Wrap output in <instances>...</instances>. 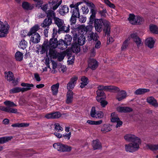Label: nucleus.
Returning <instances> with one entry per match:
<instances>
[{
	"label": "nucleus",
	"instance_id": "obj_1",
	"mask_svg": "<svg viewBox=\"0 0 158 158\" xmlns=\"http://www.w3.org/2000/svg\"><path fill=\"white\" fill-rule=\"evenodd\" d=\"M85 2L86 3L87 6L89 8L90 12L92 14L89 18V24H92L94 22L96 31L99 32L102 31L103 25V31L105 34L109 35L110 32V27L109 22L103 18L95 19L97 12V10H95V6L93 2H88L86 1Z\"/></svg>",
	"mask_w": 158,
	"mask_h": 158
},
{
	"label": "nucleus",
	"instance_id": "obj_2",
	"mask_svg": "<svg viewBox=\"0 0 158 158\" xmlns=\"http://www.w3.org/2000/svg\"><path fill=\"white\" fill-rule=\"evenodd\" d=\"M126 140L131 142L125 145V149L127 152H133L137 151L139 148V145L141 141L140 139L134 135L127 134L124 136Z\"/></svg>",
	"mask_w": 158,
	"mask_h": 158
},
{
	"label": "nucleus",
	"instance_id": "obj_3",
	"mask_svg": "<svg viewBox=\"0 0 158 158\" xmlns=\"http://www.w3.org/2000/svg\"><path fill=\"white\" fill-rule=\"evenodd\" d=\"M72 31L71 33L73 34V41H76L77 40L78 34H83L84 31L86 33L89 29V27H85L82 25H75V26L72 27Z\"/></svg>",
	"mask_w": 158,
	"mask_h": 158
},
{
	"label": "nucleus",
	"instance_id": "obj_4",
	"mask_svg": "<svg viewBox=\"0 0 158 158\" xmlns=\"http://www.w3.org/2000/svg\"><path fill=\"white\" fill-rule=\"evenodd\" d=\"M21 86L26 88H21L19 87H15L11 89L10 92L11 94H15L21 92L22 93L31 90V87H33L34 85L32 84L22 83L21 84Z\"/></svg>",
	"mask_w": 158,
	"mask_h": 158
},
{
	"label": "nucleus",
	"instance_id": "obj_5",
	"mask_svg": "<svg viewBox=\"0 0 158 158\" xmlns=\"http://www.w3.org/2000/svg\"><path fill=\"white\" fill-rule=\"evenodd\" d=\"M53 147L58 151L63 152H70L72 149V147L70 146L59 143H54Z\"/></svg>",
	"mask_w": 158,
	"mask_h": 158
},
{
	"label": "nucleus",
	"instance_id": "obj_6",
	"mask_svg": "<svg viewBox=\"0 0 158 158\" xmlns=\"http://www.w3.org/2000/svg\"><path fill=\"white\" fill-rule=\"evenodd\" d=\"M130 23L132 24L140 25L143 23V21L142 18L140 16H137L136 17L133 14H130L129 17L128 19Z\"/></svg>",
	"mask_w": 158,
	"mask_h": 158
},
{
	"label": "nucleus",
	"instance_id": "obj_7",
	"mask_svg": "<svg viewBox=\"0 0 158 158\" xmlns=\"http://www.w3.org/2000/svg\"><path fill=\"white\" fill-rule=\"evenodd\" d=\"M131 37L138 48L139 46L142 45L141 40L139 37L138 34L137 32H134L131 34Z\"/></svg>",
	"mask_w": 158,
	"mask_h": 158
},
{
	"label": "nucleus",
	"instance_id": "obj_8",
	"mask_svg": "<svg viewBox=\"0 0 158 158\" xmlns=\"http://www.w3.org/2000/svg\"><path fill=\"white\" fill-rule=\"evenodd\" d=\"M78 78L77 77H74L70 79V81L67 85V89L68 90H72L74 88Z\"/></svg>",
	"mask_w": 158,
	"mask_h": 158
},
{
	"label": "nucleus",
	"instance_id": "obj_9",
	"mask_svg": "<svg viewBox=\"0 0 158 158\" xmlns=\"http://www.w3.org/2000/svg\"><path fill=\"white\" fill-rule=\"evenodd\" d=\"M88 67L92 70H95L98 65V62L96 60L90 59L88 60Z\"/></svg>",
	"mask_w": 158,
	"mask_h": 158
},
{
	"label": "nucleus",
	"instance_id": "obj_10",
	"mask_svg": "<svg viewBox=\"0 0 158 158\" xmlns=\"http://www.w3.org/2000/svg\"><path fill=\"white\" fill-rule=\"evenodd\" d=\"M116 110L119 112L121 113H129L133 111L132 108L127 106H119L117 107Z\"/></svg>",
	"mask_w": 158,
	"mask_h": 158
},
{
	"label": "nucleus",
	"instance_id": "obj_11",
	"mask_svg": "<svg viewBox=\"0 0 158 158\" xmlns=\"http://www.w3.org/2000/svg\"><path fill=\"white\" fill-rule=\"evenodd\" d=\"M50 48L48 45V40H45L43 44L41 45V50L40 51V54H42L48 52V49Z\"/></svg>",
	"mask_w": 158,
	"mask_h": 158
},
{
	"label": "nucleus",
	"instance_id": "obj_12",
	"mask_svg": "<svg viewBox=\"0 0 158 158\" xmlns=\"http://www.w3.org/2000/svg\"><path fill=\"white\" fill-rule=\"evenodd\" d=\"M48 45L51 48L53 49L56 48L58 46V41L57 38L54 37H52L48 42Z\"/></svg>",
	"mask_w": 158,
	"mask_h": 158
},
{
	"label": "nucleus",
	"instance_id": "obj_13",
	"mask_svg": "<svg viewBox=\"0 0 158 158\" xmlns=\"http://www.w3.org/2000/svg\"><path fill=\"white\" fill-rule=\"evenodd\" d=\"M155 42L153 38L149 37L145 40V44L148 48H152L154 47Z\"/></svg>",
	"mask_w": 158,
	"mask_h": 158
},
{
	"label": "nucleus",
	"instance_id": "obj_14",
	"mask_svg": "<svg viewBox=\"0 0 158 158\" xmlns=\"http://www.w3.org/2000/svg\"><path fill=\"white\" fill-rule=\"evenodd\" d=\"M9 28V27L8 25L6 27L3 23L0 21V32L1 34H4L5 37L8 33Z\"/></svg>",
	"mask_w": 158,
	"mask_h": 158
},
{
	"label": "nucleus",
	"instance_id": "obj_15",
	"mask_svg": "<svg viewBox=\"0 0 158 158\" xmlns=\"http://www.w3.org/2000/svg\"><path fill=\"white\" fill-rule=\"evenodd\" d=\"M147 102L155 107H158V103L156 100L152 96H150L147 98Z\"/></svg>",
	"mask_w": 158,
	"mask_h": 158
},
{
	"label": "nucleus",
	"instance_id": "obj_16",
	"mask_svg": "<svg viewBox=\"0 0 158 158\" xmlns=\"http://www.w3.org/2000/svg\"><path fill=\"white\" fill-rule=\"evenodd\" d=\"M31 36L30 41H31L34 44H37L40 42V36L38 33H36V34L33 35Z\"/></svg>",
	"mask_w": 158,
	"mask_h": 158
},
{
	"label": "nucleus",
	"instance_id": "obj_17",
	"mask_svg": "<svg viewBox=\"0 0 158 158\" xmlns=\"http://www.w3.org/2000/svg\"><path fill=\"white\" fill-rule=\"evenodd\" d=\"M150 91V90L148 89L139 88L136 90L134 92L135 95H139L143 94Z\"/></svg>",
	"mask_w": 158,
	"mask_h": 158
},
{
	"label": "nucleus",
	"instance_id": "obj_18",
	"mask_svg": "<svg viewBox=\"0 0 158 158\" xmlns=\"http://www.w3.org/2000/svg\"><path fill=\"white\" fill-rule=\"evenodd\" d=\"M73 93L72 90H68L67 94L66 102L67 104L71 103L73 101Z\"/></svg>",
	"mask_w": 158,
	"mask_h": 158
},
{
	"label": "nucleus",
	"instance_id": "obj_19",
	"mask_svg": "<svg viewBox=\"0 0 158 158\" xmlns=\"http://www.w3.org/2000/svg\"><path fill=\"white\" fill-rule=\"evenodd\" d=\"M127 97V93L124 90H121L118 94L117 99L119 101Z\"/></svg>",
	"mask_w": 158,
	"mask_h": 158
},
{
	"label": "nucleus",
	"instance_id": "obj_20",
	"mask_svg": "<svg viewBox=\"0 0 158 158\" xmlns=\"http://www.w3.org/2000/svg\"><path fill=\"white\" fill-rule=\"evenodd\" d=\"M69 11V8L66 5H64L60 6V9L59 10V13L61 15H64L65 13H67Z\"/></svg>",
	"mask_w": 158,
	"mask_h": 158
},
{
	"label": "nucleus",
	"instance_id": "obj_21",
	"mask_svg": "<svg viewBox=\"0 0 158 158\" xmlns=\"http://www.w3.org/2000/svg\"><path fill=\"white\" fill-rule=\"evenodd\" d=\"M92 145L94 150L100 149L102 147L101 144L98 139L93 140Z\"/></svg>",
	"mask_w": 158,
	"mask_h": 158
},
{
	"label": "nucleus",
	"instance_id": "obj_22",
	"mask_svg": "<svg viewBox=\"0 0 158 158\" xmlns=\"http://www.w3.org/2000/svg\"><path fill=\"white\" fill-rule=\"evenodd\" d=\"M99 37L97 33H95L94 34L93 32H91L89 33L88 36V40L89 41H90L92 40L95 41L96 42L98 40Z\"/></svg>",
	"mask_w": 158,
	"mask_h": 158
},
{
	"label": "nucleus",
	"instance_id": "obj_23",
	"mask_svg": "<svg viewBox=\"0 0 158 158\" xmlns=\"http://www.w3.org/2000/svg\"><path fill=\"white\" fill-rule=\"evenodd\" d=\"M85 39L83 34H78L77 40L74 41L76 42V41L77 40V44L79 45H82L85 44Z\"/></svg>",
	"mask_w": 158,
	"mask_h": 158
},
{
	"label": "nucleus",
	"instance_id": "obj_24",
	"mask_svg": "<svg viewBox=\"0 0 158 158\" xmlns=\"http://www.w3.org/2000/svg\"><path fill=\"white\" fill-rule=\"evenodd\" d=\"M79 45L76 42L72 44L71 49L74 53H78L80 51V47Z\"/></svg>",
	"mask_w": 158,
	"mask_h": 158
},
{
	"label": "nucleus",
	"instance_id": "obj_25",
	"mask_svg": "<svg viewBox=\"0 0 158 158\" xmlns=\"http://www.w3.org/2000/svg\"><path fill=\"white\" fill-rule=\"evenodd\" d=\"M52 22V19L48 18L45 19L43 23L41 24V26L42 27H47L49 28V26L51 25Z\"/></svg>",
	"mask_w": 158,
	"mask_h": 158
},
{
	"label": "nucleus",
	"instance_id": "obj_26",
	"mask_svg": "<svg viewBox=\"0 0 158 158\" xmlns=\"http://www.w3.org/2000/svg\"><path fill=\"white\" fill-rule=\"evenodd\" d=\"M39 29L38 25H35L31 29L30 31L27 34V35L30 36L36 34V33H38L36 32V31L39 30Z\"/></svg>",
	"mask_w": 158,
	"mask_h": 158
},
{
	"label": "nucleus",
	"instance_id": "obj_27",
	"mask_svg": "<svg viewBox=\"0 0 158 158\" xmlns=\"http://www.w3.org/2000/svg\"><path fill=\"white\" fill-rule=\"evenodd\" d=\"M64 40L62 39H60L58 41V48L64 50L67 48V46L65 43H64Z\"/></svg>",
	"mask_w": 158,
	"mask_h": 158
},
{
	"label": "nucleus",
	"instance_id": "obj_28",
	"mask_svg": "<svg viewBox=\"0 0 158 158\" xmlns=\"http://www.w3.org/2000/svg\"><path fill=\"white\" fill-rule=\"evenodd\" d=\"M22 7L23 8L26 10H31L34 8V6L27 2H24L22 3Z\"/></svg>",
	"mask_w": 158,
	"mask_h": 158
},
{
	"label": "nucleus",
	"instance_id": "obj_29",
	"mask_svg": "<svg viewBox=\"0 0 158 158\" xmlns=\"http://www.w3.org/2000/svg\"><path fill=\"white\" fill-rule=\"evenodd\" d=\"M59 87V83H57L56 84L53 85L51 86V90L53 95H56L58 93Z\"/></svg>",
	"mask_w": 158,
	"mask_h": 158
},
{
	"label": "nucleus",
	"instance_id": "obj_30",
	"mask_svg": "<svg viewBox=\"0 0 158 158\" xmlns=\"http://www.w3.org/2000/svg\"><path fill=\"white\" fill-rule=\"evenodd\" d=\"M102 10H101L99 8L98 11V14L101 16L102 18H105L106 17V14H107V10L106 8H104L102 6L100 7Z\"/></svg>",
	"mask_w": 158,
	"mask_h": 158
},
{
	"label": "nucleus",
	"instance_id": "obj_31",
	"mask_svg": "<svg viewBox=\"0 0 158 158\" xmlns=\"http://www.w3.org/2000/svg\"><path fill=\"white\" fill-rule=\"evenodd\" d=\"M49 55L50 56L52 57L53 59H56L57 58L58 54H59V52H58L56 50L50 48L49 49Z\"/></svg>",
	"mask_w": 158,
	"mask_h": 158
},
{
	"label": "nucleus",
	"instance_id": "obj_32",
	"mask_svg": "<svg viewBox=\"0 0 158 158\" xmlns=\"http://www.w3.org/2000/svg\"><path fill=\"white\" fill-rule=\"evenodd\" d=\"M72 38L71 36L69 34L65 36L64 41L67 46L70 45L71 44Z\"/></svg>",
	"mask_w": 158,
	"mask_h": 158
},
{
	"label": "nucleus",
	"instance_id": "obj_33",
	"mask_svg": "<svg viewBox=\"0 0 158 158\" xmlns=\"http://www.w3.org/2000/svg\"><path fill=\"white\" fill-rule=\"evenodd\" d=\"M54 19L55 23L57 25L58 28H60L63 25L64 21L61 19L56 17Z\"/></svg>",
	"mask_w": 158,
	"mask_h": 158
},
{
	"label": "nucleus",
	"instance_id": "obj_34",
	"mask_svg": "<svg viewBox=\"0 0 158 158\" xmlns=\"http://www.w3.org/2000/svg\"><path fill=\"white\" fill-rule=\"evenodd\" d=\"M149 29L152 33L158 34V27L156 25L151 24L149 26Z\"/></svg>",
	"mask_w": 158,
	"mask_h": 158
},
{
	"label": "nucleus",
	"instance_id": "obj_35",
	"mask_svg": "<svg viewBox=\"0 0 158 158\" xmlns=\"http://www.w3.org/2000/svg\"><path fill=\"white\" fill-rule=\"evenodd\" d=\"M12 138V136H5L0 138V144H4L10 140Z\"/></svg>",
	"mask_w": 158,
	"mask_h": 158
},
{
	"label": "nucleus",
	"instance_id": "obj_36",
	"mask_svg": "<svg viewBox=\"0 0 158 158\" xmlns=\"http://www.w3.org/2000/svg\"><path fill=\"white\" fill-rule=\"evenodd\" d=\"M47 17L49 19H54L56 17V13L53 10H49L46 12Z\"/></svg>",
	"mask_w": 158,
	"mask_h": 158
},
{
	"label": "nucleus",
	"instance_id": "obj_37",
	"mask_svg": "<svg viewBox=\"0 0 158 158\" xmlns=\"http://www.w3.org/2000/svg\"><path fill=\"white\" fill-rule=\"evenodd\" d=\"M120 120L119 118L115 114V113H112L110 115V120L111 122L113 123L117 122L118 120Z\"/></svg>",
	"mask_w": 158,
	"mask_h": 158
},
{
	"label": "nucleus",
	"instance_id": "obj_38",
	"mask_svg": "<svg viewBox=\"0 0 158 158\" xmlns=\"http://www.w3.org/2000/svg\"><path fill=\"white\" fill-rule=\"evenodd\" d=\"M23 56V54L19 51L16 52L15 55L16 60L19 61H21L22 60Z\"/></svg>",
	"mask_w": 158,
	"mask_h": 158
},
{
	"label": "nucleus",
	"instance_id": "obj_39",
	"mask_svg": "<svg viewBox=\"0 0 158 158\" xmlns=\"http://www.w3.org/2000/svg\"><path fill=\"white\" fill-rule=\"evenodd\" d=\"M29 125V123H16L13 124L11 126L14 127H27Z\"/></svg>",
	"mask_w": 158,
	"mask_h": 158
},
{
	"label": "nucleus",
	"instance_id": "obj_40",
	"mask_svg": "<svg viewBox=\"0 0 158 158\" xmlns=\"http://www.w3.org/2000/svg\"><path fill=\"white\" fill-rule=\"evenodd\" d=\"M111 130V129L110 128V126L107 124H104L101 129V131L103 133H105L106 132H108Z\"/></svg>",
	"mask_w": 158,
	"mask_h": 158
},
{
	"label": "nucleus",
	"instance_id": "obj_41",
	"mask_svg": "<svg viewBox=\"0 0 158 158\" xmlns=\"http://www.w3.org/2000/svg\"><path fill=\"white\" fill-rule=\"evenodd\" d=\"M147 147L151 150L155 151L158 150V144H148Z\"/></svg>",
	"mask_w": 158,
	"mask_h": 158
},
{
	"label": "nucleus",
	"instance_id": "obj_42",
	"mask_svg": "<svg viewBox=\"0 0 158 158\" xmlns=\"http://www.w3.org/2000/svg\"><path fill=\"white\" fill-rule=\"evenodd\" d=\"M73 51L71 49L68 48L64 52H63L65 55V56L67 55L68 56V59L70 58L71 56Z\"/></svg>",
	"mask_w": 158,
	"mask_h": 158
},
{
	"label": "nucleus",
	"instance_id": "obj_43",
	"mask_svg": "<svg viewBox=\"0 0 158 158\" xmlns=\"http://www.w3.org/2000/svg\"><path fill=\"white\" fill-rule=\"evenodd\" d=\"M69 26L67 27H66V26L62 25L61 27L59 28L58 29V32L59 33L60 31H63L64 32L66 33H68L69 31Z\"/></svg>",
	"mask_w": 158,
	"mask_h": 158
},
{
	"label": "nucleus",
	"instance_id": "obj_44",
	"mask_svg": "<svg viewBox=\"0 0 158 158\" xmlns=\"http://www.w3.org/2000/svg\"><path fill=\"white\" fill-rule=\"evenodd\" d=\"M6 112L8 113H11L15 114L17 113V110L16 109L11 108L9 107H6Z\"/></svg>",
	"mask_w": 158,
	"mask_h": 158
},
{
	"label": "nucleus",
	"instance_id": "obj_45",
	"mask_svg": "<svg viewBox=\"0 0 158 158\" xmlns=\"http://www.w3.org/2000/svg\"><path fill=\"white\" fill-rule=\"evenodd\" d=\"M97 113L95 110V107L94 106L92 107L91 110L90 114V116L93 118H95L96 117V114Z\"/></svg>",
	"mask_w": 158,
	"mask_h": 158
},
{
	"label": "nucleus",
	"instance_id": "obj_46",
	"mask_svg": "<svg viewBox=\"0 0 158 158\" xmlns=\"http://www.w3.org/2000/svg\"><path fill=\"white\" fill-rule=\"evenodd\" d=\"M14 74L13 73L10 71L8 72L7 75V80L10 81L13 80Z\"/></svg>",
	"mask_w": 158,
	"mask_h": 158
},
{
	"label": "nucleus",
	"instance_id": "obj_47",
	"mask_svg": "<svg viewBox=\"0 0 158 158\" xmlns=\"http://www.w3.org/2000/svg\"><path fill=\"white\" fill-rule=\"evenodd\" d=\"M96 93L97 96L103 97V99L106 98V96L104 91L97 90Z\"/></svg>",
	"mask_w": 158,
	"mask_h": 158
},
{
	"label": "nucleus",
	"instance_id": "obj_48",
	"mask_svg": "<svg viewBox=\"0 0 158 158\" xmlns=\"http://www.w3.org/2000/svg\"><path fill=\"white\" fill-rule=\"evenodd\" d=\"M119 91L120 89L118 87L114 86L111 85L110 91L113 93H117Z\"/></svg>",
	"mask_w": 158,
	"mask_h": 158
},
{
	"label": "nucleus",
	"instance_id": "obj_49",
	"mask_svg": "<svg viewBox=\"0 0 158 158\" xmlns=\"http://www.w3.org/2000/svg\"><path fill=\"white\" fill-rule=\"evenodd\" d=\"M129 40V39H127V40H126L123 43L122 47H121V50L122 51H124V50L126 49L127 47L128 46V42Z\"/></svg>",
	"mask_w": 158,
	"mask_h": 158
},
{
	"label": "nucleus",
	"instance_id": "obj_50",
	"mask_svg": "<svg viewBox=\"0 0 158 158\" xmlns=\"http://www.w3.org/2000/svg\"><path fill=\"white\" fill-rule=\"evenodd\" d=\"M53 115V119L58 118L60 117L61 114L59 112H56L52 113Z\"/></svg>",
	"mask_w": 158,
	"mask_h": 158
},
{
	"label": "nucleus",
	"instance_id": "obj_51",
	"mask_svg": "<svg viewBox=\"0 0 158 158\" xmlns=\"http://www.w3.org/2000/svg\"><path fill=\"white\" fill-rule=\"evenodd\" d=\"M57 58V60L59 61H62L64 59L65 55L63 53H60L59 52V54L58 55Z\"/></svg>",
	"mask_w": 158,
	"mask_h": 158
},
{
	"label": "nucleus",
	"instance_id": "obj_52",
	"mask_svg": "<svg viewBox=\"0 0 158 158\" xmlns=\"http://www.w3.org/2000/svg\"><path fill=\"white\" fill-rule=\"evenodd\" d=\"M80 12L79 11V9L77 8H74L73 10V12H72V15L74 16H76L77 17V16H80Z\"/></svg>",
	"mask_w": 158,
	"mask_h": 158
},
{
	"label": "nucleus",
	"instance_id": "obj_53",
	"mask_svg": "<svg viewBox=\"0 0 158 158\" xmlns=\"http://www.w3.org/2000/svg\"><path fill=\"white\" fill-rule=\"evenodd\" d=\"M4 103L6 106H9L10 107H14L15 106H16L13 102L9 101H6L4 102Z\"/></svg>",
	"mask_w": 158,
	"mask_h": 158
},
{
	"label": "nucleus",
	"instance_id": "obj_54",
	"mask_svg": "<svg viewBox=\"0 0 158 158\" xmlns=\"http://www.w3.org/2000/svg\"><path fill=\"white\" fill-rule=\"evenodd\" d=\"M27 43L25 40H23L21 41L20 43V45L21 47V48L24 49L26 48V46H27Z\"/></svg>",
	"mask_w": 158,
	"mask_h": 158
},
{
	"label": "nucleus",
	"instance_id": "obj_55",
	"mask_svg": "<svg viewBox=\"0 0 158 158\" xmlns=\"http://www.w3.org/2000/svg\"><path fill=\"white\" fill-rule=\"evenodd\" d=\"M81 9L83 14H87L89 12V10L87 6H82Z\"/></svg>",
	"mask_w": 158,
	"mask_h": 158
},
{
	"label": "nucleus",
	"instance_id": "obj_56",
	"mask_svg": "<svg viewBox=\"0 0 158 158\" xmlns=\"http://www.w3.org/2000/svg\"><path fill=\"white\" fill-rule=\"evenodd\" d=\"M96 118H102L104 116V114L101 111H98L96 114Z\"/></svg>",
	"mask_w": 158,
	"mask_h": 158
},
{
	"label": "nucleus",
	"instance_id": "obj_57",
	"mask_svg": "<svg viewBox=\"0 0 158 158\" xmlns=\"http://www.w3.org/2000/svg\"><path fill=\"white\" fill-rule=\"evenodd\" d=\"M77 17L76 16H74L72 15L71 18H70V21L71 23V24H75L76 21V19Z\"/></svg>",
	"mask_w": 158,
	"mask_h": 158
},
{
	"label": "nucleus",
	"instance_id": "obj_58",
	"mask_svg": "<svg viewBox=\"0 0 158 158\" xmlns=\"http://www.w3.org/2000/svg\"><path fill=\"white\" fill-rule=\"evenodd\" d=\"M79 19V21L81 23H84L86 21V18L84 17L83 16H80V15L79 16H77V17Z\"/></svg>",
	"mask_w": 158,
	"mask_h": 158
},
{
	"label": "nucleus",
	"instance_id": "obj_59",
	"mask_svg": "<svg viewBox=\"0 0 158 158\" xmlns=\"http://www.w3.org/2000/svg\"><path fill=\"white\" fill-rule=\"evenodd\" d=\"M81 81L83 82L84 83L88 84L89 81L87 77H86L85 76L82 77L81 78Z\"/></svg>",
	"mask_w": 158,
	"mask_h": 158
},
{
	"label": "nucleus",
	"instance_id": "obj_60",
	"mask_svg": "<svg viewBox=\"0 0 158 158\" xmlns=\"http://www.w3.org/2000/svg\"><path fill=\"white\" fill-rule=\"evenodd\" d=\"M71 135V132H69L68 134H66L65 135H63V137L65 139H67L68 140H69L70 139Z\"/></svg>",
	"mask_w": 158,
	"mask_h": 158
},
{
	"label": "nucleus",
	"instance_id": "obj_61",
	"mask_svg": "<svg viewBox=\"0 0 158 158\" xmlns=\"http://www.w3.org/2000/svg\"><path fill=\"white\" fill-rule=\"evenodd\" d=\"M102 106L103 107H104L108 104V102L104 100H102L100 102Z\"/></svg>",
	"mask_w": 158,
	"mask_h": 158
},
{
	"label": "nucleus",
	"instance_id": "obj_62",
	"mask_svg": "<svg viewBox=\"0 0 158 158\" xmlns=\"http://www.w3.org/2000/svg\"><path fill=\"white\" fill-rule=\"evenodd\" d=\"M48 4H46L45 5H44L43 6H41V8L42 9L43 11H44L45 13L47 11V10L48 9Z\"/></svg>",
	"mask_w": 158,
	"mask_h": 158
},
{
	"label": "nucleus",
	"instance_id": "obj_63",
	"mask_svg": "<svg viewBox=\"0 0 158 158\" xmlns=\"http://www.w3.org/2000/svg\"><path fill=\"white\" fill-rule=\"evenodd\" d=\"M34 77L36 81H40L41 80L40 77L39 75L37 73H34Z\"/></svg>",
	"mask_w": 158,
	"mask_h": 158
},
{
	"label": "nucleus",
	"instance_id": "obj_64",
	"mask_svg": "<svg viewBox=\"0 0 158 158\" xmlns=\"http://www.w3.org/2000/svg\"><path fill=\"white\" fill-rule=\"evenodd\" d=\"M45 117L47 119H53V115L52 113L46 114Z\"/></svg>",
	"mask_w": 158,
	"mask_h": 158
}]
</instances>
